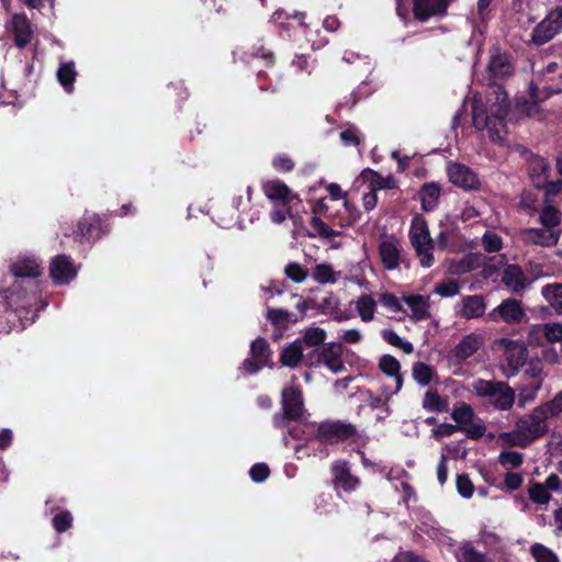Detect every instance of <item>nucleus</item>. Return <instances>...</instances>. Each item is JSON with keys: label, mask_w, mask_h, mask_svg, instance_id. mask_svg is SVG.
<instances>
[{"label": "nucleus", "mask_w": 562, "mask_h": 562, "mask_svg": "<svg viewBox=\"0 0 562 562\" xmlns=\"http://www.w3.org/2000/svg\"><path fill=\"white\" fill-rule=\"evenodd\" d=\"M491 86L486 101L476 97L473 99L472 117L477 130H487L488 137L497 142L505 132L504 117L508 113V97L499 85Z\"/></svg>", "instance_id": "1"}, {"label": "nucleus", "mask_w": 562, "mask_h": 562, "mask_svg": "<svg viewBox=\"0 0 562 562\" xmlns=\"http://www.w3.org/2000/svg\"><path fill=\"white\" fill-rule=\"evenodd\" d=\"M539 406L531 413L520 416L515 424V429L502 432L498 441L506 447L526 448L548 431V418Z\"/></svg>", "instance_id": "2"}, {"label": "nucleus", "mask_w": 562, "mask_h": 562, "mask_svg": "<svg viewBox=\"0 0 562 562\" xmlns=\"http://www.w3.org/2000/svg\"><path fill=\"white\" fill-rule=\"evenodd\" d=\"M473 389L479 396L488 398V403L499 411L509 409L515 402L514 390L504 382L479 380L474 382Z\"/></svg>", "instance_id": "3"}, {"label": "nucleus", "mask_w": 562, "mask_h": 562, "mask_svg": "<svg viewBox=\"0 0 562 562\" xmlns=\"http://www.w3.org/2000/svg\"><path fill=\"white\" fill-rule=\"evenodd\" d=\"M409 238L413 247L419 257L420 265L430 267L434 263L432 239L430 237L426 221L422 216H415L411 224Z\"/></svg>", "instance_id": "4"}, {"label": "nucleus", "mask_w": 562, "mask_h": 562, "mask_svg": "<svg viewBox=\"0 0 562 562\" xmlns=\"http://www.w3.org/2000/svg\"><path fill=\"white\" fill-rule=\"evenodd\" d=\"M562 29V7L551 10L531 33V43L541 46L551 41Z\"/></svg>", "instance_id": "5"}, {"label": "nucleus", "mask_w": 562, "mask_h": 562, "mask_svg": "<svg viewBox=\"0 0 562 562\" xmlns=\"http://www.w3.org/2000/svg\"><path fill=\"white\" fill-rule=\"evenodd\" d=\"M544 342L542 324H535L528 327L525 340L504 338L498 341V348L504 349V351H527L528 348H540Z\"/></svg>", "instance_id": "6"}, {"label": "nucleus", "mask_w": 562, "mask_h": 562, "mask_svg": "<svg viewBox=\"0 0 562 562\" xmlns=\"http://www.w3.org/2000/svg\"><path fill=\"white\" fill-rule=\"evenodd\" d=\"M282 408L284 416H276L274 425L277 427L284 426V419H297L303 414V396L302 392L293 386L286 387L282 392Z\"/></svg>", "instance_id": "7"}, {"label": "nucleus", "mask_w": 562, "mask_h": 562, "mask_svg": "<svg viewBox=\"0 0 562 562\" xmlns=\"http://www.w3.org/2000/svg\"><path fill=\"white\" fill-rule=\"evenodd\" d=\"M356 427L342 422H326L318 426L317 438L322 442L337 443L356 435Z\"/></svg>", "instance_id": "8"}, {"label": "nucleus", "mask_w": 562, "mask_h": 562, "mask_svg": "<svg viewBox=\"0 0 562 562\" xmlns=\"http://www.w3.org/2000/svg\"><path fill=\"white\" fill-rule=\"evenodd\" d=\"M519 239L527 246H538L551 248L558 245L560 233L553 232L547 227H528L522 228L518 233Z\"/></svg>", "instance_id": "9"}, {"label": "nucleus", "mask_w": 562, "mask_h": 562, "mask_svg": "<svg viewBox=\"0 0 562 562\" xmlns=\"http://www.w3.org/2000/svg\"><path fill=\"white\" fill-rule=\"evenodd\" d=\"M514 72V67L507 54L495 49L491 52L490 60L486 67V74L490 85H499Z\"/></svg>", "instance_id": "10"}, {"label": "nucleus", "mask_w": 562, "mask_h": 562, "mask_svg": "<svg viewBox=\"0 0 562 562\" xmlns=\"http://www.w3.org/2000/svg\"><path fill=\"white\" fill-rule=\"evenodd\" d=\"M262 191L270 202L280 206L291 205L295 201L300 202L299 195L279 179L265 181Z\"/></svg>", "instance_id": "11"}, {"label": "nucleus", "mask_w": 562, "mask_h": 562, "mask_svg": "<svg viewBox=\"0 0 562 562\" xmlns=\"http://www.w3.org/2000/svg\"><path fill=\"white\" fill-rule=\"evenodd\" d=\"M403 303L406 305L404 316L412 322L418 323L431 319L430 299L422 294H408L402 296Z\"/></svg>", "instance_id": "12"}, {"label": "nucleus", "mask_w": 562, "mask_h": 562, "mask_svg": "<svg viewBox=\"0 0 562 562\" xmlns=\"http://www.w3.org/2000/svg\"><path fill=\"white\" fill-rule=\"evenodd\" d=\"M447 172L449 180L464 190H473L479 187L480 182L476 173L465 165L450 162Z\"/></svg>", "instance_id": "13"}, {"label": "nucleus", "mask_w": 562, "mask_h": 562, "mask_svg": "<svg viewBox=\"0 0 562 562\" xmlns=\"http://www.w3.org/2000/svg\"><path fill=\"white\" fill-rule=\"evenodd\" d=\"M524 316L521 303L514 299L504 300L490 313L491 319L496 321L499 317L506 324L520 323Z\"/></svg>", "instance_id": "14"}, {"label": "nucleus", "mask_w": 562, "mask_h": 562, "mask_svg": "<svg viewBox=\"0 0 562 562\" xmlns=\"http://www.w3.org/2000/svg\"><path fill=\"white\" fill-rule=\"evenodd\" d=\"M49 273L55 283L66 284L75 279L77 269L68 256L58 255L50 262Z\"/></svg>", "instance_id": "15"}, {"label": "nucleus", "mask_w": 562, "mask_h": 562, "mask_svg": "<svg viewBox=\"0 0 562 562\" xmlns=\"http://www.w3.org/2000/svg\"><path fill=\"white\" fill-rule=\"evenodd\" d=\"M326 337V331L323 328L310 327L283 351H303L304 349L317 348L325 342Z\"/></svg>", "instance_id": "16"}, {"label": "nucleus", "mask_w": 562, "mask_h": 562, "mask_svg": "<svg viewBox=\"0 0 562 562\" xmlns=\"http://www.w3.org/2000/svg\"><path fill=\"white\" fill-rule=\"evenodd\" d=\"M447 9V0H414L413 12L416 20L425 22L431 16L442 14Z\"/></svg>", "instance_id": "17"}, {"label": "nucleus", "mask_w": 562, "mask_h": 562, "mask_svg": "<svg viewBox=\"0 0 562 562\" xmlns=\"http://www.w3.org/2000/svg\"><path fill=\"white\" fill-rule=\"evenodd\" d=\"M11 29L14 34V42L19 48H24L33 37V31L27 16L23 13L12 15Z\"/></svg>", "instance_id": "18"}, {"label": "nucleus", "mask_w": 562, "mask_h": 562, "mask_svg": "<svg viewBox=\"0 0 562 562\" xmlns=\"http://www.w3.org/2000/svg\"><path fill=\"white\" fill-rule=\"evenodd\" d=\"M502 282L512 293H518L525 290L527 278L519 266L507 265L502 272Z\"/></svg>", "instance_id": "19"}, {"label": "nucleus", "mask_w": 562, "mask_h": 562, "mask_svg": "<svg viewBox=\"0 0 562 562\" xmlns=\"http://www.w3.org/2000/svg\"><path fill=\"white\" fill-rule=\"evenodd\" d=\"M379 254L385 269L393 270L400 261V244L393 238H386L379 245Z\"/></svg>", "instance_id": "20"}, {"label": "nucleus", "mask_w": 562, "mask_h": 562, "mask_svg": "<svg viewBox=\"0 0 562 562\" xmlns=\"http://www.w3.org/2000/svg\"><path fill=\"white\" fill-rule=\"evenodd\" d=\"M10 271L18 278H36L42 273V267L34 257H20L11 263Z\"/></svg>", "instance_id": "21"}, {"label": "nucleus", "mask_w": 562, "mask_h": 562, "mask_svg": "<svg viewBox=\"0 0 562 562\" xmlns=\"http://www.w3.org/2000/svg\"><path fill=\"white\" fill-rule=\"evenodd\" d=\"M334 482L337 488H341L345 492H351L356 490L359 484V480L351 475L348 463L345 461H337L333 465Z\"/></svg>", "instance_id": "22"}, {"label": "nucleus", "mask_w": 562, "mask_h": 562, "mask_svg": "<svg viewBox=\"0 0 562 562\" xmlns=\"http://www.w3.org/2000/svg\"><path fill=\"white\" fill-rule=\"evenodd\" d=\"M350 304L353 305L357 315L363 323H370L374 319L378 301L371 294L363 293L351 301Z\"/></svg>", "instance_id": "23"}, {"label": "nucleus", "mask_w": 562, "mask_h": 562, "mask_svg": "<svg viewBox=\"0 0 562 562\" xmlns=\"http://www.w3.org/2000/svg\"><path fill=\"white\" fill-rule=\"evenodd\" d=\"M557 91L550 90L547 87L539 88L537 83L531 82L529 86V94L531 98L530 102H526L522 106V111L528 115L532 116L539 112L538 104L548 98H550Z\"/></svg>", "instance_id": "24"}, {"label": "nucleus", "mask_w": 562, "mask_h": 562, "mask_svg": "<svg viewBox=\"0 0 562 562\" xmlns=\"http://www.w3.org/2000/svg\"><path fill=\"white\" fill-rule=\"evenodd\" d=\"M538 222L541 226L561 234L560 225L562 222V215L561 212L551 203H544L543 207L539 212Z\"/></svg>", "instance_id": "25"}, {"label": "nucleus", "mask_w": 562, "mask_h": 562, "mask_svg": "<svg viewBox=\"0 0 562 562\" xmlns=\"http://www.w3.org/2000/svg\"><path fill=\"white\" fill-rule=\"evenodd\" d=\"M380 369L391 379L394 380V387L391 393H397L403 384V379L400 373V362L391 355H384L380 360Z\"/></svg>", "instance_id": "26"}, {"label": "nucleus", "mask_w": 562, "mask_h": 562, "mask_svg": "<svg viewBox=\"0 0 562 562\" xmlns=\"http://www.w3.org/2000/svg\"><path fill=\"white\" fill-rule=\"evenodd\" d=\"M486 305L480 295H469L461 301V316L465 318H477L485 312Z\"/></svg>", "instance_id": "27"}, {"label": "nucleus", "mask_w": 562, "mask_h": 562, "mask_svg": "<svg viewBox=\"0 0 562 562\" xmlns=\"http://www.w3.org/2000/svg\"><path fill=\"white\" fill-rule=\"evenodd\" d=\"M361 176L369 182L370 189L375 192L382 189H393L396 186V180L392 176L383 177L372 169L363 170Z\"/></svg>", "instance_id": "28"}, {"label": "nucleus", "mask_w": 562, "mask_h": 562, "mask_svg": "<svg viewBox=\"0 0 562 562\" xmlns=\"http://www.w3.org/2000/svg\"><path fill=\"white\" fill-rule=\"evenodd\" d=\"M440 188L436 183H426L419 191V199L424 211H432L439 200Z\"/></svg>", "instance_id": "29"}, {"label": "nucleus", "mask_w": 562, "mask_h": 562, "mask_svg": "<svg viewBox=\"0 0 562 562\" xmlns=\"http://www.w3.org/2000/svg\"><path fill=\"white\" fill-rule=\"evenodd\" d=\"M487 334L484 331H473L464 336L458 344L456 351H477L485 347Z\"/></svg>", "instance_id": "30"}, {"label": "nucleus", "mask_w": 562, "mask_h": 562, "mask_svg": "<svg viewBox=\"0 0 562 562\" xmlns=\"http://www.w3.org/2000/svg\"><path fill=\"white\" fill-rule=\"evenodd\" d=\"M541 293L549 305L558 314H562V283L547 284L542 286Z\"/></svg>", "instance_id": "31"}, {"label": "nucleus", "mask_w": 562, "mask_h": 562, "mask_svg": "<svg viewBox=\"0 0 562 562\" xmlns=\"http://www.w3.org/2000/svg\"><path fill=\"white\" fill-rule=\"evenodd\" d=\"M340 272L335 271L328 263H319L313 270V279L321 284H334L340 278Z\"/></svg>", "instance_id": "32"}, {"label": "nucleus", "mask_w": 562, "mask_h": 562, "mask_svg": "<svg viewBox=\"0 0 562 562\" xmlns=\"http://www.w3.org/2000/svg\"><path fill=\"white\" fill-rule=\"evenodd\" d=\"M76 76L77 72L75 69L74 61L60 64L57 70V79L68 93L72 92L74 90V81L76 79Z\"/></svg>", "instance_id": "33"}, {"label": "nucleus", "mask_w": 562, "mask_h": 562, "mask_svg": "<svg viewBox=\"0 0 562 562\" xmlns=\"http://www.w3.org/2000/svg\"><path fill=\"white\" fill-rule=\"evenodd\" d=\"M529 353H506L505 359L501 362V369L506 376H513L520 372L521 362L525 356Z\"/></svg>", "instance_id": "34"}, {"label": "nucleus", "mask_w": 562, "mask_h": 562, "mask_svg": "<svg viewBox=\"0 0 562 562\" xmlns=\"http://www.w3.org/2000/svg\"><path fill=\"white\" fill-rule=\"evenodd\" d=\"M423 407L430 412H448L449 411V403L446 398H442L439 394L436 392H426L424 401H423Z\"/></svg>", "instance_id": "35"}, {"label": "nucleus", "mask_w": 562, "mask_h": 562, "mask_svg": "<svg viewBox=\"0 0 562 562\" xmlns=\"http://www.w3.org/2000/svg\"><path fill=\"white\" fill-rule=\"evenodd\" d=\"M267 318L277 326H283L289 323H294L296 321L293 313L283 310V308H267Z\"/></svg>", "instance_id": "36"}, {"label": "nucleus", "mask_w": 562, "mask_h": 562, "mask_svg": "<svg viewBox=\"0 0 562 562\" xmlns=\"http://www.w3.org/2000/svg\"><path fill=\"white\" fill-rule=\"evenodd\" d=\"M381 337L384 341H386L392 348L400 349L402 351H413V345L400 337L392 329H382Z\"/></svg>", "instance_id": "37"}, {"label": "nucleus", "mask_w": 562, "mask_h": 562, "mask_svg": "<svg viewBox=\"0 0 562 562\" xmlns=\"http://www.w3.org/2000/svg\"><path fill=\"white\" fill-rule=\"evenodd\" d=\"M317 357V363L324 364L328 370L338 373L344 369V361L340 353H314Z\"/></svg>", "instance_id": "38"}, {"label": "nucleus", "mask_w": 562, "mask_h": 562, "mask_svg": "<svg viewBox=\"0 0 562 562\" xmlns=\"http://www.w3.org/2000/svg\"><path fill=\"white\" fill-rule=\"evenodd\" d=\"M268 356L269 353H251V356L243 362V369L248 373H256L265 366L271 367Z\"/></svg>", "instance_id": "39"}, {"label": "nucleus", "mask_w": 562, "mask_h": 562, "mask_svg": "<svg viewBox=\"0 0 562 562\" xmlns=\"http://www.w3.org/2000/svg\"><path fill=\"white\" fill-rule=\"evenodd\" d=\"M434 374V368L424 362H417L413 367V376L420 385L429 384Z\"/></svg>", "instance_id": "40"}, {"label": "nucleus", "mask_w": 562, "mask_h": 562, "mask_svg": "<svg viewBox=\"0 0 562 562\" xmlns=\"http://www.w3.org/2000/svg\"><path fill=\"white\" fill-rule=\"evenodd\" d=\"M379 302L383 307L389 310L392 313H406V310L403 307L402 299H398L394 293L383 292L379 296Z\"/></svg>", "instance_id": "41"}, {"label": "nucleus", "mask_w": 562, "mask_h": 562, "mask_svg": "<svg viewBox=\"0 0 562 562\" xmlns=\"http://www.w3.org/2000/svg\"><path fill=\"white\" fill-rule=\"evenodd\" d=\"M544 340L548 344L562 342V323L549 322L543 323Z\"/></svg>", "instance_id": "42"}, {"label": "nucleus", "mask_w": 562, "mask_h": 562, "mask_svg": "<svg viewBox=\"0 0 562 562\" xmlns=\"http://www.w3.org/2000/svg\"><path fill=\"white\" fill-rule=\"evenodd\" d=\"M339 301L334 295L323 300L322 306L327 310V313L336 321L342 322L349 319V315L338 308Z\"/></svg>", "instance_id": "43"}, {"label": "nucleus", "mask_w": 562, "mask_h": 562, "mask_svg": "<svg viewBox=\"0 0 562 562\" xmlns=\"http://www.w3.org/2000/svg\"><path fill=\"white\" fill-rule=\"evenodd\" d=\"M530 553L536 562H559L558 557L549 548L541 543H535L530 547Z\"/></svg>", "instance_id": "44"}, {"label": "nucleus", "mask_w": 562, "mask_h": 562, "mask_svg": "<svg viewBox=\"0 0 562 562\" xmlns=\"http://www.w3.org/2000/svg\"><path fill=\"white\" fill-rule=\"evenodd\" d=\"M342 61L349 65H355L357 67L364 66L367 70L371 69V59L367 54L353 50H345L342 55Z\"/></svg>", "instance_id": "45"}, {"label": "nucleus", "mask_w": 562, "mask_h": 562, "mask_svg": "<svg viewBox=\"0 0 562 562\" xmlns=\"http://www.w3.org/2000/svg\"><path fill=\"white\" fill-rule=\"evenodd\" d=\"M459 560L460 562H486L485 555L476 551L469 542L460 547Z\"/></svg>", "instance_id": "46"}, {"label": "nucleus", "mask_w": 562, "mask_h": 562, "mask_svg": "<svg viewBox=\"0 0 562 562\" xmlns=\"http://www.w3.org/2000/svg\"><path fill=\"white\" fill-rule=\"evenodd\" d=\"M529 498L536 504H547L550 501V494L540 483H531L528 488Z\"/></svg>", "instance_id": "47"}, {"label": "nucleus", "mask_w": 562, "mask_h": 562, "mask_svg": "<svg viewBox=\"0 0 562 562\" xmlns=\"http://www.w3.org/2000/svg\"><path fill=\"white\" fill-rule=\"evenodd\" d=\"M539 408L543 409L542 413L548 419L559 415L562 412V391L559 392L551 401L539 405Z\"/></svg>", "instance_id": "48"}, {"label": "nucleus", "mask_w": 562, "mask_h": 562, "mask_svg": "<svg viewBox=\"0 0 562 562\" xmlns=\"http://www.w3.org/2000/svg\"><path fill=\"white\" fill-rule=\"evenodd\" d=\"M482 245L485 251L496 252L502 249L503 240L496 233L487 231L482 237Z\"/></svg>", "instance_id": "49"}, {"label": "nucleus", "mask_w": 562, "mask_h": 562, "mask_svg": "<svg viewBox=\"0 0 562 562\" xmlns=\"http://www.w3.org/2000/svg\"><path fill=\"white\" fill-rule=\"evenodd\" d=\"M498 461L506 469H515L521 465L522 454L517 451H504L498 456Z\"/></svg>", "instance_id": "50"}, {"label": "nucleus", "mask_w": 562, "mask_h": 562, "mask_svg": "<svg viewBox=\"0 0 562 562\" xmlns=\"http://www.w3.org/2000/svg\"><path fill=\"white\" fill-rule=\"evenodd\" d=\"M460 286L459 283L454 280H449L447 282H441L436 284L434 289V293L442 296V297H452L459 294Z\"/></svg>", "instance_id": "51"}, {"label": "nucleus", "mask_w": 562, "mask_h": 562, "mask_svg": "<svg viewBox=\"0 0 562 562\" xmlns=\"http://www.w3.org/2000/svg\"><path fill=\"white\" fill-rule=\"evenodd\" d=\"M473 415V409L468 404H462L452 412V418L460 425H468L472 423Z\"/></svg>", "instance_id": "52"}, {"label": "nucleus", "mask_w": 562, "mask_h": 562, "mask_svg": "<svg viewBox=\"0 0 562 562\" xmlns=\"http://www.w3.org/2000/svg\"><path fill=\"white\" fill-rule=\"evenodd\" d=\"M520 371L524 372L528 376L537 378L542 372V363L538 358L528 359V357L525 356L524 362H521Z\"/></svg>", "instance_id": "53"}, {"label": "nucleus", "mask_w": 562, "mask_h": 562, "mask_svg": "<svg viewBox=\"0 0 562 562\" xmlns=\"http://www.w3.org/2000/svg\"><path fill=\"white\" fill-rule=\"evenodd\" d=\"M537 187H543L544 203H551L552 199L562 190V180L542 183L540 180H535Z\"/></svg>", "instance_id": "54"}, {"label": "nucleus", "mask_w": 562, "mask_h": 562, "mask_svg": "<svg viewBox=\"0 0 562 562\" xmlns=\"http://www.w3.org/2000/svg\"><path fill=\"white\" fill-rule=\"evenodd\" d=\"M284 272L289 279L297 283L303 282L307 277L306 270L296 262L288 263Z\"/></svg>", "instance_id": "55"}, {"label": "nucleus", "mask_w": 562, "mask_h": 562, "mask_svg": "<svg viewBox=\"0 0 562 562\" xmlns=\"http://www.w3.org/2000/svg\"><path fill=\"white\" fill-rule=\"evenodd\" d=\"M72 525V516L69 512L64 510L56 514L53 518V526L57 532H64Z\"/></svg>", "instance_id": "56"}, {"label": "nucleus", "mask_w": 562, "mask_h": 562, "mask_svg": "<svg viewBox=\"0 0 562 562\" xmlns=\"http://www.w3.org/2000/svg\"><path fill=\"white\" fill-rule=\"evenodd\" d=\"M311 224L315 229L316 234L324 238H330L340 235V232L330 228L319 217H312Z\"/></svg>", "instance_id": "57"}, {"label": "nucleus", "mask_w": 562, "mask_h": 562, "mask_svg": "<svg viewBox=\"0 0 562 562\" xmlns=\"http://www.w3.org/2000/svg\"><path fill=\"white\" fill-rule=\"evenodd\" d=\"M311 224L315 229L316 234L324 238H330L340 235V232L330 228L319 217H312Z\"/></svg>", "instance_id": "58"}, {"label": "nucleus", "mask_w": 562, "mask_h": 562, "mask_svg": "<svg viewBox=\"0 0 562 562\" xmlns=\"http://www.w3.org/2000/svg\"><path fill=\"white\" fill-rule=\"evenodd\" d=\"M339 137L345 146H359L361 142L359 131L353 125L342 131Z\"/></svg>", "instance_id": "59"}, {"label": "nucleus", "mask_w": 562, "mask_h": 562, "mask_svg": "<svg viewBox=\"0 0 562 562\" xmlns=\"http://www.w3.org/2000/svg\"><path fill=\"white\" fill-rule=\"evenodd\" d=\"M457 490L464 498H470L473 495L474 486L467 474H459L457 476Z\"/></svg>", "instance_id": "60"}, {"label": "nucleus", "mask_w": 562, "mask_h": 562, "mask_svg": "<svg viewBox=\"0 0 562 562\" xmlns=\"http://www.w3.org/2000/svg\"><path fill=\"white\" fill-rule=\"evenodd\" d=\"M252 189L247 187L245 192L234 195L232 200L233 207L240 212L244 211L250 203Z\"/></svg>", "instance_id": "61"}, {"label": "nucleus", "mask_w": 562, "mask_h": 562, "mask_svg": "<svg viewBox=\"0 0 562 562\" xmlns=\"http://www.w3.org/2000/svg\"><path fill=\"white\" fill-rule=\"evenodd\" d=\"M538 390L539 385H535L532 387H524L518 394V407L524 408L526 405L532 403L537 397Z\"/></svg>", "instance_id": "62"}, {"label": "nucleus", "mask_w": 562, "mask_h": 562, "mask_svg": "<svg viewBox=\"0 0 562 562\" xmlns=\"http://www.w3.org/2000/svg\"><path fill=\"white\" fill-rule=\"evenodd\" d=\"M269 468L263 463H257L251 467L249 474L252 481L263 482L269 476Z\"/></svg>", "instance_id": "63"}, {"label": "nucleus", "mask_w": 562, "mask_h": 562, "mask_svg": "<svg viewBox=\"0 0 562 562\" xmlns=\"http://www.w3.org/2000/svg\"><path fill=\"white\" fill-rule=\"evenodd\" d=\"M458 427L452 424H441L431 430V436L436 440H440L443 437H449L457 431Z\"/></svg>", "instance_id": "64"}]
</instances>
